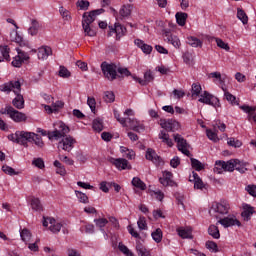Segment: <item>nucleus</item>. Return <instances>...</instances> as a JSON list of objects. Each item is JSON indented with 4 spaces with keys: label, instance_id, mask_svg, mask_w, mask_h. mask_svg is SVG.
<instances>
[{
    "label": "nucleus",
    "instance_id": "obj_9",
    "mask_svg": "<svg viewBox=\"0 0 256 256\" xmlns=\"http://www.w3.org/2000/svg\"><path fill=\"white\" fill-rule=\"evenodd\" d=\"M125 33H127V28L119 23H115L114 27L109 26L108 37H113V35H116L117 41H119L121 37H124Z\"/></svg>",
    "mask_w": 256,
    "mask_h": 256
},
{
    "label": "nucleus",
    "instance_id": "obj_8",
    "mask_svg": "<svg viewBox=\"0 0 256 256\" xmlns=\"http://www.w3.org/2000/svg\"><path fill=\"white\" fill-rule=\"evenodd\" d=\"M160 126L162 129H165V131H172L173 133L181 129V124L173 119H160Z\"/></svg>",
    "mask_w": 256,
    "mask_h": 256
},
{
    "label": "nucleus",
    "instance_id": "obj_57",
    "mask_svg": "<svg viewBox=\"0 0 256 256\" xmlns=\"http://www.w3.org/2000/svg\"><path fill=\"white\" fill-rule=\"evenodd\" d=\"M87 105L90 107L92 113H95V109L97 106V101L93 97H88Z\"/></svg>",
    "mask_w": 256,
    "mask_h": 256
},
{
    "label": "nucleus",
    "instance_id": "obj_44",
    "mask_svg": "<svg viewBox=\"0 0 256 256\" xmlns=\"http://www.w3.org/2000/svg\"><path fill=\"white\" fill-rule=\"evenodd\" d=\"M85 37H95L97 32L91 28V25H82Z\"/></svg>",
    "mask_w": 256,
    "mask_h": 256
},
{
    "label": "nucleus",
    "instance_id": "obj_49",
    "mask_svg": "<svg viewBox=\"0 0 256 256\" xmlns=\"http://www.w3.org/2000/svg\"><path fill=\"white\" fill-rule=\"evenodd\" d=\"M206 135L210 141H214V143H217L219 141V137H217V133L213 132L211 129L206 130Z\"/></svg>",
    "mask_w": 256,
    "mask_h": 256
},
{
    "label": "nucleus",
    "instance_id": "obj_29",
    "mask_svg": "<svg viewBox=\"0 0 256 256\" xmlns=\"http://www.w3.org/2000/svg\"><path fill=\"white\" fill-rule=\"evenodd\" d=\"M39 29H41V24L39 23V21H37L36 19H32L31 26L28 29L29 35H37V33H39Z\"/></svg>",
    "mask_w": 256,
    "mask_h": 256
},
{
    "label": "nucleus",
    "instance_id": "obj_60",
    "mask_svg": "<svg viewBox=\"0 0 256 256\" xmlns=\"http://www.w3.org/2000/svg\"><path fill=\"white\" fill-rule=\"evenodd\" d=\"M201 94V85L194 83L192 84V96H199Z\"/></svg>",
    "mask_w": 256,
    "mask_h": 256
},
{
    "label": "nucleus",
    "instance_id": "obj_19",
    "mask_svg": "<svg viewBox=\"0 0 256 256\" xmlns=\"http://www.w3.org/2000/svg\"><path fill=\"white\" fill-rule=\"evenodd\" d=\"M145 157L147 161H151L154 165H159L161 163V156L157 155V152L153 148H148L146 150Z\"/></svg>",
    "mask_w": 256,
    "mask_h": 256
},
{
    "label": "nucleus",
    "instance_id": "obj_41",
    "mask_svg": "<svg viewBox=\"0 0 256 256\" xmlns=\"http://www.w3.org/2000/svg\"><path fill=\"white\" fill-rule=\"evenodd\" d=\"M92 129H94L97 133H101V131H103V120H101V118L94 119Z\"/></svg>",
    "mask_w": 256,
    "mask_h": 256
},
{
    "label": "nucleus",
    "instance_id": "obj_11",
    "mask_svg": "<svg viewBox=\"0 0 256 256\" xmlns=\"http://www.w3.org/2000/svg\"><path fill=\"white\" fill-rule=\"evenodd\" d=\"M163 35H164V41L166 43L173 45L175 49H179V47H181V40H179V37L171 34V29H164Z\"/></svg>",
    "mask_w": 256,
    "mask_h": 256
},
{
    "label": "nucleus",
    "instance_id": "obj_21",
    "mask_svg": "<svg viewBox=\"0 0 256 256\" xmlns=\"http://www.w3.org/2000/svg\"><path fill=\"white\" fill-rule=\"evenodd\" d=\"M208 79H214L213 83L219 85L221 89L225 88V78L221 77L220 72H211L208 74Z\"/></svg>",
    "mask_w": 256,
    "mask_h": 256
},
{
    "label": "nucleus",
    "instance_id": "obj_13",
    "mask_svg": "<svg viewBox=\"0 0 256 256\" xmlns=\"http://www.w3.org/2000/svg\"><path fill=\"white\" fill-rule=\"evenodd\" d=\"M43 219V227H48L50 224L49 229L52 233H59V231H61V227H63V225L57 222L55 218L43 217Z\"/></svg>",
    "mask_w": 256,
    "mask_h": 256
},
{
    "label": "nucleus",
    "instance_id": "obj_64",
    "mask_svg": "<svg viewBox=\"0 0 256 256\" xmlns=\"http://www.w3.org/2000/svg\"><path fill=\"white\" fill-rule=\"evenodd\" d=\"M246 191L251 195L252 197H256V186L255 185H248L246 187Z\"/></svg>",
    "mask_w": 256,
    "mask_h": 256
},
{
    "label": "nucleus",
    "instance_id": "obj_52",
    "mask_svg": "<svg viewBox=\"0 0 256 256\" xmlns=\"http://www.w3.org/2000/svg\"><path fill=\"white\" fill-rule=\"evenodd\" d=\"M104 101L106 103H113L115 101V94L112 91L105 92Z\"/></svg>",
    "mask_w": 256,
    "mask_h": 256
},
{
    "label": "nucleus",
    "instance_id": "obj_53",
    "mask_svg": "<svg viewBox=\"0 0 256 256\" xmlns=\"http://www.w3.org/2000/svg\"><path fill=\"white\" fill-rule=\"evenodd\" d=\"M32 142L35 143V145H37V147H43V145H45V143L43 142V138H41V136H39V134H35V133H34Z\"/></svg>",
    "mask_w": 256,
    "mask_h": 256
},
{
    "label": "nucleus",
    "instance_id": "obj_10",
    "mask_svg": "<svg viewBox=\"0 0 256 256\" xmlns=\"http://www.w3.org/2000/svg\"><path fill=\"white\" fill-rule=\"evenodd\" d=\"M75 143L77 140L72 136H65L59 143L58 149H62V151H67L68 153L75 147Z\"/></svg>",
    "mask_w": 256,
    "mask_h": 256
},
{
    "label": "nucleus",
    "instance_id": "obj_43",
    "mask_svg": "<svg viewBox=\"0 0 256 256\" xmlns=\"http://www.w3.org/2000/svg\"><path fill=\"white\" fill-rule=\"evenodd\" d=\"M136 251L139 256H151V252H149V250H147L143 244H137Z\"/></svg>",
    "mask_w": 256,
    "mask_h": 256
},
{
    "label": "nucleus",
    "instance_id": "obj_4",
    "mask_svg": "<svg viewBox=\"0 0 256 256\" xmlns=\"http://www.w3.org/2000/svg\"><path fill=\"white\" fill-rule=\"evenodd\" d=\"M230 209L231 206L229 205V202L226 200H221L220 202H215L212 204L209 213L210 215H214L216 219H221V216L219 215H227Z\"/></svg>",
    "mask_w": 256,
    "mask_h": 256
},
{
    "label": "nucleus",
    "instance_id": "obj_22",
    "mask_svg": "<svg viewBox=\"0 0 256 256\" xmlns=\"http://www.w3.org/2000/svg\"><path fill=\"white\" fill-rule=\"evenodd\" d=\"M10 119L15 121V123H23V121H27V115H25V113L19 112V110H16L15 108H12Z\"/></svg>",
    "mask_w": 256,
    "mask_h": 256
},
{
    "label": "nucleus",
    "instance_id": "obj_48",
    "mask_svg": "<svg viewBox=\"0 0 256 256\" xmlns=\"http://www.w3.org/2000/svg\"><path fill=\"white\" fill-rule=\"evenodd\" d=\"M137 225L141 231H147V229H148L147 220L145 219V217H140L137 222Z\"/></svg>",
    "mask_w": 256,
    "mask_h": 256
},
{
    "label": "nucleus",
    "instance_id": "obj_25",
    "mask_svg": "<svg viewBox=\"0 0 256 256\" xmlns=\"http://www.w3.org/2000/svg\"><path fill=\"white\" fill-rule=\"evenodd\" d=\"M177 233L181 239H193L191 228L179 227Z\"/></svg>",
    "mask_w": 256,
    "mask_h": 256
},
{
    "label": "nucleus",
    "instance_id": "obj_12",
    "mask_svg": "<svg viewBox=\"0 0 256 256\" xmlns=\"http://www.w3.org/2000/svg\"><path fill=\"white\" fill-rule=\"evenodd\" d=\"M18 55L12 60V67H21L25 61H29V54L21 49H17Z\"/></svg>",
    "mask_w": 256,
    "mask_h": 256
},
{
    "label": "nucleus",
    "instance_id": "obj_47",
    "mask_svg": "<svg viewBox=\"0 0 256 256\" xmlns=\"http://www.w3.org/2000/svg\"><path fill=\"white\" fill-rule=\"evenodd\" d=\"M114 117L120 124H122L123 127H127V118L121 117L119 111L114 110Z\"/></svg>",
    "mask_w": 256,
    "mask_h": 256
},
{
    "label": "nucleus",
    "instance_id": "obj_39",
    "mask_svg": "<svg viewBox=\"0 0 256 256\" xmlns=\"http://www.w3.org/2000/svg\"><path fill=\"white\" fill-rule=\"evenodd\" d=\"M82 17V25L89 26L95 21V17L91 15V12H85Z\"/></svg>",
    "mask_w": 256,
    "mask_h": 256
},
{
    "label": "nucleus",
    "instance_id": "obj_38",
    "mask_svg": "<svg viewBox=\"0 0 256 256\" xmlns=\"http://www.w3.org/2000/svg\"><path fill=\"white\" fill-rule=\"evenodd\" d=\"M237 19L243 23V25H247L249 23V17H247V13L241 8L237 9Z\"/></svg>",
    "mask_w": 256,
    "mask_h": 256
},
{
    "label": "nucleus",
    "instance_id": "obj_15",
    "mask_svg": "<svg viewBox=\"0 0 256 256\" xmlns=\"http://www.w3.org/2000/svg\"><path fill=\"white\" fill-rule=\"evenodd\" d=\"M133 79L134 81L139 83V85L145 86L149 85V83H152V81H154L155 79V76L153 75V72L151 70H148L144 73V79H141L137 76H134Z\"/></svg>",
    "mask_w": 256,
    "mask_h": 256
},
{
    "label": "nucleus",
    "instance_id": "obj_32",
    "mask_svg": "<svg viewBox=\"0 0 256 256\" xmlns=\"http://www.w3.org/2000/svg\"><path fill=\"white\" fill-rule=\"evenodd\" d=\"M30 205L33 211H43V204H41V200H39V198L32 197Z\"/></svg>",
    "mask_w": 256,
    "mask_h": 256
},
{
    "label": "nucleus",
    "instance_id": "obj_6",
    "mask_svg": "<svg viewBox=\"0 0 256 256\" xmlns=\"http://www.w3.org/2000/svg\"><path fill=\"white\" fill-rule=\"evenodd\" d=\"M199 103H204V105H211V107H221V102L219 98L215 97L213 94H210L207 91H204L200 98L198 99Z\"/></svg>",
    "mask_w": 256,
    "mask_h": 256
},
{
    "label": "nucleus",
    "instance_id": "obj_63",
    "mask_svg": "<svg viewBox=\"0 0 256 256\" xmlns=\"http://www.w3.org/2000/svg\"><path fill=\"white\" fill-rule=\"evenodd\" d=\"M194 189H205V183H203V180H201V178L194 181Z\"/></svg>",
    "mask_w": 256,
    "mask_h": 256
},
{
    "label": "nucleus",
    "instance_id": "obj_30",
    "mask_svg": "<svg viewBox=\"0 0 256 256\" xmlns=\"http://www.w3.org/2000/svg\"><path fill=\"white\" fill-rule=\"evenodd\" d=\"M158 138L162 140L163 143L168 145L169 147H173V140L170 139L169 133L165 132V130H161L158 134Z\"/></svg>",
    "mask_w": 256,
    "mask_h": 256
},
{
    "label": "nucleus",
    "instance_id": "obj_20",
    "mask_svg": "<svg viewBox=\"0 0 256 256\" xmlns=\"http://www.w3.org/2000/svg\"><path fill=\"white\" fill-rule=\"evenodd\" d=\"M134 45H137L138 48L141 49L143 53H145V55H151L153 51V46L145 44V41L139 38L134 40Z\"/></svg>",
    "mask_w": 256,
    "mask_h": 256
},
{
    "label": "nucleus",
    "instance_id": "obj_16",
    "mask_svg": "<svg viewBox=\"0 0 256 256\" xmlns=\"http://www.w3.org/2000/svg\"><path fill=\"white\" fill-rule=\"evenodd\" d=\"M110 163L112 165H115L119 171H124L125 169H131V166L129 165V161L124 158H111Z\"/></svg>",
    "mask_w": 256,
    "mask_h": 256
},
{
    "label": "nucleus",
    "instance_id": "obj_18",
    "mask_svg": "<svg viewBox=\"0 0 256 256\" xmlns=\"http://www.w3.org/2000/svg\"><path fill=\"white\" fill-rule=\"evenodd\" d=\"M133 11V5L124 4L118 14V18L123 21V19H129L131 17V12Z\"/></svg>",
    "mask_w": 256,
    "mask_h": 256
},
{
    "label": "nucleus",
    "instance_id": "obj_1",
    "mask_svg": "<svg viewBox=\"0 0 256 256\" xmlns=\"http://www.w3.org/2000/svg\"><path fill=\"white\" fill-rule=\"evenodd\" d=\"M1 91L4 93H13L16 95L15 98L12 100V105L15 109H25V98L21 95V82L17 81H10L2 86Z\"/></svg>",
    "mask_w": 256,
    "mask_h": 256
},
{
    "label": "nucleus",
    "instance_id": "obj_45",
    "mask_svg": "<svg viewBox=\"0 0 256 256\" xmlns=\"http://www.w3.org/2000/svg\"><path fill=\"white\" fill-rule=\"evenodd\" d=\"M206 249H209V251H212L213 253H219V246L213 241L206 242Z\"/></svg>",
    "mask_w": 256,
    "mask_h": 256
},
{
    "label": "nucleus",
    "instance_id": "obj_3",
    "mask_svg": "<svg viewBox=\"0 0 256 256\" xmlns=\"http://www.w3.org/2000/svg\"><path fill=\"white\" fill-rule=\"evenodd\" d=\"M34 136L35 132L17 130L14 134H9L7 137L12 143H17V145H22V147H29V143H33Z\"/></svg>",
    "mask_w": 256,
    "mask_h": 256
},
{
    "label": "nucleus",
    "instance_id": "obj_33",
    "mask_svg": "<svg viewBox=\"0 0 256 256\" xmlns=\"http://www.w3.org/2000/svg\"><path fill=\"white\" fill-rule=\"evenodd\" d=\"M235 163H234V169L236 171H239V173H245L247 171V169L245 167H247V163H245L244 161H241L239 159H234Z\"/></svg>",
    "mask_w": 256,
    "mask_h": 256
},
{
    "label": "nucleus",
    "instance_id": "obj_17",
    "mask_svg": "<svg viewBox=\"0 0 256 256\" xmlns=\"http://www.w3.org/2000/svg\"><path fill=\"white\" fill-rule=\"evenodd\" d=\"M217 167H221L224 171H229L230 173H233L235 171V159H231L228 161H216Z\"/></svg>",
    "mask_w": 256,
    "mask_h": 256
},
{
    "label": "nucleus",
    "instance_id": "obj_62",
    "mask_svg": "<svg viewBox=\"0 0 256 256\" xmlns=\"http://www.w3.org/2000/svg\"><path fill=\"white\" fill-rule=\"evenodd\" d=\"M254 211H253V207L248 206L247 209H245L242 212V217H245L246 219H249V217H251V215H253Z\"/></svg>",
    "mask_w": 256,
    "mask_h": 256
},
{
    "label": "nucleus",
    "instance_id": "obj_50",
    "mask_svg": "<svg viewBox=\"0 0 256 256\" xmlns=\"http://www.w3.org/2000/svg\"><path fill=\"white\" fill-rule=\"evenodd\" d=\"M228 145L230 147H235L236 149L241 147V145H243V143L235 138H228L227 141Z\"/></svg>",
    "mask_w": 256,
    "mask_h": 256
},
{
    "label": "nucleus",
    "instance_id": "obj_55",
    "mask_svg": "<svg viewBox=\"0 0 256 256\" xmlns=\"http://www.w3.org/2000/svg\"><path fill=\"white\" fill-rule=\"evenodd\" d=\"M151 196L155 197L157 201H163V199H165V194L161 190L151 191Z\"/></svg>",
    "mask_w": 256,
    "mask_h": 256
},
{
    "label": "nucleus",
    "instance_id": "obj_59",
    "mask_svg": "<svg viewBox=\"0 0 256 256\" xmlns=\"http://www.w3.org/2000/svg\"><path fill=\"white\" fill-rule=\"evenodd\" d=\"M2 171L6 173V175H17V173L15 172V169H13L11 166H8V165H3Z\"/></svg>",
    "mask_w": 256,
    "mask_h": 256
},
{
    "label": "nucleus",
    "instance_id": "obj_35",
    "mask_svg": "<svg viewBox=\"0 0 256 256\" xmlns=\"http://www.w3.org/2000/svg\"><path fill=\"white\" fill-rule=\"evenodd\" d=\"M187 43L191 47H203V42L195 36H189L187 38Z\"/></svg>",
    "mask_w": 256,
    "mask_h": 256
},
{
    "label": "nucleus",
    "instance_id": "obj_5",
    "mask_svg": "<svg viewBox=\"0 0 256 256\" xmlns=\"http://www.w3.org/2000/svg\"><path fill=\"white\" fill-rule=\"evenodd\" d=\"M70 131L71 130L69 129V127L67 125H65V123L60 122L56 125V127L53 131H49L48 139L50 141H59V139H63L65 137H67V134Z\"/></svg>",
    "mask_w": 256,
    "mask_h": 256
},
{
    "label": "nucleus",
    "instance_id": "obj_34",
    "mask_svg": "<svg viewBox=\"0 0 256 256\" xmlns=\"http://www.w3.org/2000/svg\"><path fill=\"white\" fill-rule=\"evenodd\" d=\"M132 185L141 191H145V189H147V185L139 177H134L132 179Z\"/></svg>",
    "mask_w": 256,
    "mask_h": 256
},
{
    "label": "nucleus",
    "instance_id": "obj_61",
    "mask_svg": "<svg viewBox=\"0 0 256 256\" xmlns=\"http://www.w3.org/2000/svg\"><path fill=\"white\" fill-rule=\"evenodd\" d=\"M217 46L220 47V49H225V51H229V44L225 43L219 38H216Z\"/></svg>",
    "mask_w": 256,
    "mask_h": 256
},
{
    "label": "nucleus",
    "instance_id": "obj_2",
    "mask_svg": "<svg viewBox=\"0 0 256 256\" xmlns=\"http://www.w3.org/2000/svg\"><path fill=\"white\" fill-rule=\"evenodd\" d=\"M101 71L103 73V76L105 79H108V81H115V79L123 77H129L131 75V72L127 68H117V65L113 63L108 62H102L101 65Z\"/></svg>",
    "mask_w": 256,
    "mask_h": 256
},
{
    "label": "nucleus",
    "instance_id": "obj_58",
    "mask_svg": "<svg viewBox=\"0 0 256 256\" xmlns=\"http://www.w3.org/2000/svg\"><path fill=\"white\" fill-rule=\"evenodd\" d=\"M78 7L82 10V11H87V9H89V1L86 0H79L77 2Z\"/></svg>",
    "mask_w": 256,
    "mask_h": 256
},
{
    "label": "nucleus",
    "instance_id": "obj_42",
    "mask_svg": "<svg viewBox=\"0 0 256 256\" xmlns=\"http://www.w3.org/2000/svg\"><path fill=\"white\" fill-rule=\"evenodd\" d=\"M192 169H195V171H203L205 169V165L201 163V161L195 159V158H190Z\"/></svg>",
    "mask_w": 256,
    "mask_h": 256
},
{
    "label": "nucleus",
    "instance_id": "obj_24",
    "mask_svg": "<svg viewBox=\"0 0 256 256\" xmlns=\"http://www.w3.org/2000/svg\"><path fill=\"white\" fill-rule=\"evenodd\" d=\"M9 53H11L9 46H0V63H3V61H11Z\"/></svg>",
    "mask_w": 256,
    "mask_h": 256
},
{
    "label": "nucleus",
    "instance_id": "obj_31",
    "mask_svg": "<svg viewBox=\"0 0 256 256\" xmlns=\"http://www.w3.org/2000/svg\"><path fill=\"white\" fill-rule=\"evenodd\" d=\"M188 14L185 12H177L175 15L176 23L180 25V27H185V23H187Z\"/></svg>",
    "mask_w": 256,
    "mask_h": 256
},
{
    "label": "nucleus",
    "instance_id": "obj_37",
    "mask_svg": "<svg viewBox=\"0 0 256 256\" xmlns=\"http://www.w3.org/2000/svg\"><path fill=\"white\" fill-rule=\"evenodd\" d=\"M151 237L155 243H161V241H163V230H161V228H157L151 233Z\"/></svg>",
    "mask_w": 256,
    "mask_h": 256
},
{
    "label": "nucleus",
    "instance_id": "obj_7",
    "mask_svg": "<svg viewBox=\"0 0 256 256\" xmlns=\"http://www.w3.org/2000/svg\"><path fill=\"white\" fill-rule=\"evenodd\" d=\"M174 141L177 143L178 151H181L186 157H191V152L189 151V144L187 140L183 138L180 134H174Z\"/></svg>",
    "mask_w": 256,
    "mask_h": 256
},
{
    "label": "nucleus",
    "instance_id": "obj_23",
    "mask_svg": "<svg viewBox=\"0 0 256 256\" xmlns=\"http://www.w3.org/2000/svg\"><path fill=\"white\" fill-rule=\"evenodd\" d=\"M127 123L130 129H132V131H136L137 133H141V131L145 130V127H143V125H141L137 119H131L128 117L126 118V124Z\"/></svg>",
    "mask_w": 256,
    "mask_h": 256
},
{
    "label": "nucleus",
    "instance_id": "obj_36",
    "mask_svg": "<svg viewBox=\"0 0 256 256\" xmlns=\"http://www.w3.org/2000/svg\"><path fill=\"white\" fill-rule=\"evenodd\" d=\"M208 234L213 237V239H220L221 233L216 225H210L208 228Z\"/></svg>",
    "mask_w": 256,
    "mask_h": 256
},
{
    "label": "nucleus",
    "instance_id": "obj_27",
    "mask_svg": "<svg viewBox=\"0 0 256 256\" xmlns=\"http://www.w3.org/2000/svg\"><path fill=\"white\" fill-rule=\"evenodd\" d=\"M65 107V103L61 100H58L52 104V106H45L46 111L49 113H57L59 109H63Z\"/></svg>",
    "mask_w": 256,
    "mask_h": 256
},
{
    "label": "nucleus",
    "instance_id": "obj_56",
    "mask_svg": "<svg viewBox=\"0 0 256 256\" xmlns=\"http://www.w3.org/2000/svg\"><path fill=\"white\" fill-rule=\"evenodd\" d=\"M20 236H21L22 241H24V243H27V241H29V239H31V232H29V230H27V229H24L21 231Z\"/></svg>",
    "mask_w": 256,
    "mask_h": 256
},
{
    "label": "nucleus",
    "instance_id": "obj_26",
    "mask_svg": "<svg viewBox=\"0 0 256 256\" xmlns=\"http://www.w3.org/2000/svg\"><path fill=\"white\" fill-rule=\"evenodd\" d=\"M53 50L51 49V47L49 46H44L39 48L38 50V59H47L49 57V55H52Z\"/></svg>",
    "mask_w": 256,
    "mask_h": 256
},
{
    "label": "nucleus",
    "instance_id": "obj_54",
    "mask_svg": "<svg viewBox=\"0 0 256 256\" xmlns=\"http://www.w3.org/2000/svg\"><path fill=\"white\" fill-rule=\"evenodd\" d=\"M59 77H63V79H68V77H71V72H69L65 68V66H60Z\"/></svg>",
    "mask_w": 256,
    "mask_h": 256
},
{
    "label": "nucleus",
    "instance_id": "obj_51",
    "mask_svg": "<svg viewBox=\"0 0 256 256\" xmlns=\"http://www.w3.org/2000/svg\"><path fill=\"white\" fill-rule=\"evenodd\" d=\"M159 183H161V185H163V187H173V185H175V181L173 180H169L163 177L159 178Z\"/></svg>",
    "mask_w": 256,
    "mask_h": 256
},
{
    "label": "nucleus",
    "instance_id": "obj_46",
    "mask_svg": "<svg viewBox=\"0 0 256 256\" xmlns=\"http://www.w3.org/2000/svg\"><path fill=\"white\" fill-rule=\"evenodd\" d=\"M76 197L80 201V203H89V197H87V194L81 192V191H75Z\"/></svg>",
    "mask_w": 256,
    "mask_h": 256
},
{
    "label": "nucleus",
    "instance_id": "obj_28",
    "mask_svg": "<svg viewBox=\"0 0 256 256\" xmlns=\"http://www.w3.org/2000/svg\"><path fill=\"white\" fill-rule=\"evenodd\" d=\"M222 91L224 92V97L230 105H239V102L237 101V97L235 95L231 94V92L227 91V88L224 86L222 88Z\"/></svg>",
    "mask_w": 256,
    "mask_h": 256
},
{
    "label": "nucleus",
    "instance_id": "obj_40",
    "mask_svg": "<svg viewBox=\"0 0 256 256\" xmlns=\"http://www.w3.org/2000/svg\"><path fill=\"white\" fill-rule=\"evenodd\" d=\"M94 223L96 227H99L101 233H105V229L103 227L109 223V220H107V218H98L94 219Z\"/></svg>",
    "mask_w": 256,
    "mask_h": 256
},
{
    "label": "nucleus",
    "instance_id": "obj_14",
    "mask_svg": "<svg viewBox=\"0 0 256 256\" xmlns=\"http://www.w3.org/2000/svg\"><path fill=\"white\" fill-rule=\"evenodd\" d=\"M220 225H223L225 229L233 226L241 227V221H239L235 216H227L220 218L218 222Z\"/></svg>",
    "mask_w": 256,
    "mask_h": 256
}]
</instances>
